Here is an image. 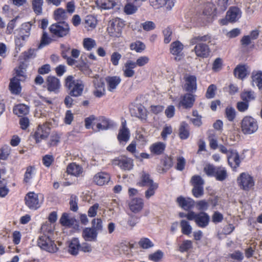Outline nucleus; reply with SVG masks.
<instances>
[{"label":"nucleus","mask_w":262,"mask_h":262,"mask_svg":"<svg viewBox=\"0 0 262 262\" xmlns=\"http://www.w3.org/2000/svg\"><path fill=\"white\" fill-rule=\"evenodd\" d=\"M40 235L37 240L38 246L42 250L50 253L56 252L58 248L52 239L53 229L51 223L46 222L40 228Z\"/></svg>","instance_id":"nucleus-1"},{"label":"nucleus","mask_w":262,"mask_h":262,"mask_svg":"<svg viewBox=\"0 0 262 262\" xmlns=\"http://www.w3.org/2000/svg\"><path fill=\"white\" fill-rule=\"evenodd\" d=\"M65 86L70 90L69 95L73 97H79L82 94L84 85L80 79H76L72 76H68L66 79Z\"/></svg>","instance_id":"nucleus-2"},{"label":"nucleus","mask_w":262,"mask_h":262,"mask_svg":"<svg viewBox=\"0 0 262 262\" xmlns=\"http://www.w3.org/2000/svg\"><path fill=\"white\" fill-rule=\"evenodd\" d=\"M241 128L244 135L253 134L258 129L257 121L251 116H246L241 122Z\"/></svg>","instance_id":"nucleus-3"},{"label":"nucleus","mask_w":262,"mask_h":262,"mask_svg":"<svg viewBox=\"0 0 262 262\" xmlns=\"http://www.w3.org/2000/svg\"><path fill=\"white\" fill-rule=\"evenodd\" d=\"M25 200L26 205L29 209L37 210L43 203V196L41 193L29 192L26 194Z\"/></svg>","instance_id":"nucleus-4"},{"label":"nucleus","mask_w":262,"mask_h":262,"mask_svg":"<svg viewBox=\"0 0 262 262\" xmlns=\"http://www.w3.org/2000/svg\"><path fill=\"white\" fill-rule=\"evenodd\" d=\"M237 183L241 189L249 191L254 185V181L252 176L246 172H242L237 178Z\"/></svg>","instance_id":"nucleus-5"},{"label":"nucleus","mask_w":262,"mask_h":262,"mask_svg":"<svg viewBox=\"0 0 262 262\" xmlns=\"http://www.w3.org/2000/svg\"><path fill=\"white\" fill-rule=\"evenodd\" d=\"M50 32L54 36L62 37L70 32V26L68 24L63 21L52 24L49 28Z\"/></svg>","instance_id":"nucleus-6"},{"label":"nucleus","mask_w":262,"mask_h":262,"mask_svg":"<svg viewBox=\"0 0 262 262\" xmlns=\"http://www.w3.org/2000/svg\"><path fill=\"white\" fill-rule=\"evenodd\" d=\"M204 171L208 176H214L218 181H222L227 177L226 170L221 168H215L213 165H206Z\"/></svg>","instance_id":"nucleus-7"},{"label":"nucleus","mask_w":262,"mask_h":262,"mask_svg":"<svg viewBox=\"0 0 262 262\" xmlns=\"http://www.w3.org/2000/svg\"><path fill=\"white\" fill-rule=\"evenodd\" d=\"M124 24L120 18L113 19L107 27V31L111 36L118 37L120 36L122 29Z\"/></svg>","instance_id":"nucleus-8"},{"label":"nucleus","mask_w":262,"mask_h":262,"mask_svg":"<svg viewBox=\"0 0 262 262\" xmlns=\"http://www.w3.org/2000/svg\"><path fill=\"white\" fill-rule=\"evenodd\" d=\"M242 11L237 7H231L226 13V19H221L220 23L222 25H225L227 24V21L230 23H234L237 21L242 16Z\"/></svg>","instance_id":"nucleus-9"},{"label":"nucleus","mask_w":262,"mask_h":262,"mask_svg":"<svg viewBox=\"0 0 262 262\" xmlns=\"http://www.w3.org/2000/svg\"><path fill=\"white\" fill-rule=\"evenodd\" d=\"M210 216L204 211L199 213L193 212L192 215V221H194L196 225L201 228H204L207 227L210 222Z\"/></svg>","instance_id":"nucleus-10"},{"label":"nucleus","mask_w":262,"mask_h":262,"mask_svg":"<svg viewBox=\"0 0 262 262\" xmlns=\"http://www.w3.org/2000/svg\"><path fill=\"white\" fill-rule=\"evenodd\" d=\"M195 44L193 50L195 55L198 57L202 58H208L211 52L209 46L203 42H198Z\"/></svg>","instance_id":"nucleus-11"},{"label":"nucleus","mask_w":262,"mask_h":262,"mask_svg":"<svg viewBox=\"0 0 262 262\" xmlns=\"http://www.w3.org/2000/svg\"><path fill=\"white\" fill-rule=\"evenodd\" d=\"M50 134V128L46 124L38 125L35 132L33 137L36 142L38 143L42 140L46 139Z\"/></svg>","instance_id":"nucleus-12"},{"label":"nucleus","mask_w":262,"mask_h":262,"mask_svg":"<svg viewBox=\"0 0 262 262\" xmlns=\"http://www.w3.org/2000/svg\"><path fill=\"white\" fill-rule=\"evenodd\" d=\"M95 122L96 127H93L95 132L107 130L114 125V123L111 120L102 116L97 118Z\"/></svg>","instance_id":"nucleus-13"},{"label":"nucleus","mask_w":262,"mask_h":262,"mask_svg":"<svg viewBox=\"0 0 262 262\" xmlns=\"http://www.w3.org/2000/svg\"><path fill=\"white\" fill-rule=\"evenodd\" d=\"M130 112L133 116L138 118L142 121H146L147 113L146 108L141 104H138L130 108Z\"/></svg>","instance_id":"nucleus-14"},{"label":"nucleus","mask_w":262,"mask_h":262,"mask_svg":"<svg viewBox=\"0 0 262 262\" xmlns=\"http://www.w3.org/2000/svg\"><path fill=\"white\" fill-rule=\"evenodd\" d=\"M46 84L47 90L51 92L57 93L60 88V80L55 76H48L46 79Z\"/></svg>","instance_id":"nucleus-15"},{"label":"nucleus","mask_w":262,"mask_h":262,"mask_svg":"<svg viewBox=\"0 0 262 262\" xmlns=\"http://www.w3.org/2000/svg\"><path fill=\"white\" fill-rule=\"evenodd\" d=\"M144 201L142 199L134 198L128 203L129 210L134 213L140 212L144 207Z\"/></svg>","instance_id":"nucleus-16"},{"label":"nucleus","mask_w":262,"mask_h":262,"mask_svg":"<svg viewBox=\"0 0 262 262\" xmlns=\"http://www.w3.org/2000/svg\"><path fill=\"white\" fill-rule=\"evenodd\" d=\"M107 89L109 92H114L121 81L120 76H109L105 78Z\"/></svg>","instance_id":"nucleus-17"},{"label":"nucleus","mask_w":262,"mask_h":262,"mask_svg":"<svg viewBox=\"0 0 262 262\" xmlns=\"http://www.w3.org/2000/svg\"><path fill=\"white\" fill-rule=\"evenodd\" d=\"M136 68L134 61L131 60H127L125 63L122 69L123 76L125 77L130 78L134 76L135 71L134 69Z\"/></svg>","instance_id":"nucleus-18"},{"label":"nucleus","mask_w":262,"mask_h":262,"mask_svg":"<svg viewBox=\"0 0 262 262\" xmlns=\"http://www.w3.org/2000/svg\"><path fill=\"white\" fill-rule=\"evenodd\" d=\"M183 45L179 41L177 40L172 42L170 46V52L173 55L177 56L175 57L176 60H180V56L181 55L183 50Z\"/></svg>","instance_id":"nucleus-19"},{"label":"nucleus","mask_w":262,"mask_h":262,"mask_svg":"<svg viewBox=\"0 0 262 262\" xmlns=\"http://www.w3.org/2000/svg\"><path fill=\"white\" fill-rule=\"evenodd\" d=\"M110 175L104 172H100L95 174L94 177V182L98 185L102 186L107 184L110 180Z\"/></svg>","instance_id":"nucleus-20"},{"label":"nucleus","mask_w":262,"mask_h":262,"mask_svg":"<svg viewBox=\"0 0 262 262\" xmlns=\"http://www.w3.org/2000/svg\"><path fill=\"white\" fill-rule=\"evenodd\" d=\"M215 10L216 8L213 4L208 3L205 5L203 12V15L207 22H209L212 20L215 15Z\"/></svg>","instance_id":"nucleus-21"},{"label":"nucleus","mask_w":262,"mask_h":262,"mask_svg":"<svg viewBox=\"0 0 262 262\" xmlns=\"http://www.w3.org/2000/svg\"><path fill=\"white\" fill-rule=\"evenodd\" d=\"M177 202L183 209L188 210L192 208L194 205V201L190 198H185L182 196L178 197Z\"/></svg>","instance_id":"nucleus-22"},{"label":"nucleus","mask_w":262,"mask_h":262,"mask_svg":"<svg viewBox=\"0 0 262 262\" xmlns=\"http://www.w3.org/2000/svg\"><path fill=\"white\" fill-rule=\"evenodd\" d=\"M9 88L12 94L19 95L21 91L20 79L15 77L12 78L10 80Z\"/></svg>","instance_id":"nucleus-23"},{"label":"nucleus","mask_w":262,"mask_h":262,"mask_svg":"<svg viewBox=\"0 0 262 262\" xmlns=\"http://www.w3.org/2000/svg\"><path fill=\"white\" fill-rule=\"evenodd\" d=\"M185 89L189 92H193L196 90V78L194 76L189 75L185 77Z\"/></svg>","instance_id":"nucleus-24"},{"label":"nucleus","mask_w":262,"mask_h":262,"mask_svg":"<svg viewBox=\"0 0 262 262\" xmlns=\"http://www.w3.org/2000/svg\"><path fill=\"white\" fill-rule=\"evenodd\" d=\"M82 24L88 31H91L96 28L97 24V20L93 15H87L84 19Z\"/></svg>","instance_id":"nucleus-25"},{"label":"nucleus","mask_w":262,"mask_h":262,"mask_svg":"<svg viewBox=\"0 0 262 262\" xmlns=\"http://www.w3.org/2000/svg\"><path fill=\"white\" fill-rule=\"evenodd\" d=\"M153 180L151 178L149 173L142 171L140 174V180L138 184L140 186H149L152 184H156Z\"/></svg>","instance_id":"nucleus-26"},{"label":"nucleus","mask_w":262,"mask_h":262,"mask_svg":"<svg viewBox=\"0 0 262 262\" xmlns=\"http://www.w3.org/2000/svg\"><path fill=\"white\" fill-rule=\"evenodd\" d=\"M80 250V244L78 238H73L69 244L68 251L70 254L73 255L78 254Z\"/></svg>","instance_id":"nucleus-27"},{"label":"nucleus","mask_w":262,"mask_h":262,"mask_svg":"<svg viewBox=\"0 0 262 262\" xmlns=\"http://www.w3.org/2000/svg\"><path fill=\"white\" fill-rule=\"evenodd\" d=\"M194 100L193 95L186 94L181 97L179 105H182L185 108H190L193 105Z\"/></svg>","instance_id":"nucleus-28"},{"label":"nucleus","mask_w":262,"mask_h":262,"mask_svg":"<svg viewBox=\"0 0 262 262\" xmlns=\"http://www.w3.org/2000/svg\"><path fill=\"white\" fill-rule=\"evenodd\" d=\"M29 106L23 103L16 105L13 108L14 113L19 117L27 115L29 114Z\"/></svg>","instance_id":"nucleus-29"},{"label":"nucleus","mask_w":262,"mask_h":262,"mask_svg":"<svg viewBox=\"0 0 262 262\" xmlns=\"http://www.w3.org/2000/svg\"><path fill=\"white\" fill-rule=\"evenodd\" d=\"M97 7L102 10H108L113 8L116 4L115 0H96Z\"/></svg>","instance_id":"nucleus-30"},{"label":"nucleus","mask_w":262,"mask_h":262,"mask_svg":"<svg viewBox=\"0 0 262 262\" xmlns=\"http://www.w3.org/2000/svg\"><path fill=\"white\" fill-rule=\"evenodd\" d=\"M97 232L93 228H85L82 232V236L85 241H92L96 239Z\"/></svg>","instance_id":"nucleus-31"},{"label":"nucleus","mask_w":262,"mask_h":262,"mask_svg":"<svg viewBox=\"0 0 262 262\" xmlns=\"http://www.w3.org/2000/svg\"><path fill=\"white\" fill-rule=\"evenodd\" d=\"M125 123V122L122 123V128L120 129L118 135V139L120 142H127L129 139V132Z\"/></svg>","instance_id":"nucleus-32"},{"label":"nucleus","mask_w":262,"mask_h":262,"mask_svg":"<svg viewBox=\"0 0 262 262\" xmlns=\"http://www.w3.org/2000/svg\"><path fill=\"white\" fill-rule=\"evenodd\" d=\"M251 78L252 84H256L259 90H262V71H253Z\"/></svg>","instance_id":"nucleus-33"},{"label":"nucleus","mask_w":262,"mask_h":262,"mask_svg":"<svg viewBox=\"0 0 262 262\" xmlns=\"http://www.w3.org/2000/svg\"><path fill=\"white\" fill-rule=\"evenodd\" d=\"M166 147V144L163 142H157L150 146V151L156 155H160L163 152Z\"/></svg>","instance_id":"nucleus-34"},{"label":"nucleus","mask_w":262,"mask_h":262,"mask_svg":"<svg viewBox=\"0 0 262 262\" xmlns=\"http://www.w3.org/2000/svg\"><path fill=\"white\" fill-rule=\"evenodd\" d=\"M76 220L70 216V214L63 213L60 219V223L65 226H70L74 225Z\"/></svg>","instance_id":"nucleus-35"},{"label":"nucleus","mask_w":262,"mask_h":262,"mask_svg":"<svg viewBox=\"0 0 262 262\" xmlns=\"http://www.w3.org/2000/svg\"><path fill=\"white\" fill-rule=\"evenodd\" d=\"M67 172L68 174L78 176L82 173L83 168L80 165H68Z\"/></svg>","instance_id":"nucleus-36"},{"label":"nucleus","mask_w":262,"mask_h":262,"mask_svg":"<svg viewBox=\"0 0 262 262\" xmlns=\"http://www.w3.org/2000/svg\"><path fill=\"white\" fill-rule=\"evenodd\" d=\"M31 29V24H30L29 22L25 23L22 24L19 31V35L21 36L23 40H25L26 37L29 36L30 34Z\"/></svg>","instance_id":"nucleus-37"},{"label":"nucleus","mask_w":262,"mask_h":262,"mask_svg":"<svg viewBox=\"0 0 262 262\" xmlns=\"http://www.w3.org/2000/svg\"><path fill=\"white\" fill-rule=\"evenodd\" d=\"M227 159L228 164H239L241 162V160L236 150L231 149L229 154L227 156Z\"/></svg>","instance_id":"nucleus-38"},{"label":"nucleus","mask_w":262,"mask_h":262,"mask_svg":"<svg viewBox=\"0 0 262 262\" xmlns=\"http://www.w3.org/2000/svg\"><path fill=\"white\" fill-rule=\"evenodd\" d=\"M235 76L239 79H243L247 75V71L245 66H238L234 71Z\"/></svg>","instance_id":"nucleus-39"},{"label":"nucleus","mask_w":262,"mask_h":262,"mask_svg":"<svg viewBox=\"0 0 262 262\" xmlns=\"http://www.w3.org/2000/svg\"><path fill=\"white\" fill-rule=\"evenodd\" d=\"M180 226L182 233L186 235L190 234L192 231V228L190 223L186 220H182L180 222Z\"/></svg>","instance_id":"nucleus-40"},{"label":"nucleus","mask_w":262,"mask_h":262,"mask_svg":"<svg viewBox=\"0 0 262 262\" xmlns=\"http://www.w3.org/2000/svg\"><path fill=\"white\" fill-rule=\"evenodd\" d=\"M67 13L65 10L62 8H58L54 12V18L59 23H61L67 18Z\"/></svg>","instance_id":"nucleus-41"},{"label":"nucleus","mask_w":262,"mask_h":262,"mask_svg":"<svg viewBox=\"0 0 262 262\" xmlns=\"http://www.w3.org/2000/svg\"><path fill=\"white\" fill-rule=\"evenodd\" d=\"M241 97L242 99L244 101L249 102L254 100L255 99V94L252 91H245L241 93Z\"/></svg>","instance_id":"nucleus-42"},{"label":"nucleus","mask_w":262,"mask_h":262,"mask_svg":"<svg viewBox=\"0 0 262 262\" xmlns=\"http://www.w3.org/2000/svg\"><path fill=\"white\" fill-rule=\"evenodd\" d=\"M145 45L140 41H136L130 45L131 50L135 51L137 53H141L145 49Z\"/></svg>","instance_id":"nucleus-43"},{"label":"nucleus","mask_w":262,"mask_h":262,"mask_svg":"<svg viewBox=\"0 0 262 262\" xmlns=\"http://www.w3.org/2000/svg\"><path fill=\"white\" fill-rule=\"evenodd\" d=\"M211 36L207 34L203 36H197L193 37L191 40L190 43L192 45H194L198 42H210L211 41Z\"/></svg>","instance_id":"nucleus-44"},{"label":"nucleus","mask_w":262,"mask_h":262,"mask_svg":"<svg viewBox=\"0 0 262 262\" xmlns=\"http://www.w3.org/2000/svg\"><path fill=\"white\" fill-rule=\"evenodd\" d=\"M189 135V132L187 124L185 122L182 123L179 131V136L180 138L182 139H186L188 138Z\"/></svg>","instance_id":"nucleus-45"},{"label":"nucleus","mask_w":262,"mask_h":262,"mask_svg":"<svg viewBox=\"0 0 262 262\" xmlns=\"http://www.w3.org/2000/svg\"><path fill=\"white\" fill-rule=\"evenodd\" d=\"M52 41V39L49 36L48 33L43 31L41 38L40 42L38 46V49H40L45 46L48 45Z\"/></svg>","instance_id":"nucleus-46"},{"label":"nucleus","mask_w":262,"mask_h":262,"mask_svg":"<svg viewBox=\"0 0 262 262\" xmlns=\"http://www.w3.org/2000/svg\"><path fill=\"white\" fill-rule=\"evenodd\" d=\"M96 46V41L92 38H85L83 40V46L87 51L92 50Z\"/></svg>","instance_id":"nucleus-47"},{"label":"nucleus","mask_w":262,"mask_h":262,"mask_svg":"<svg viewBox=\"0 0 262 262\" xmlns=\"http://www.w3.org/2000/svg\"><path fill=\"white\" fill-rule=\"evenodd\" d=\"M35 173V168L34 166H30L28 167L25 174L24 181L26 183H29Z\"/></svg>","instance_id":"nucleus-48"},{"label":"nucleus","mask_w":262,"mask_h":262,"mask_svg":"<svg viewBox=\"0 0 262 262\" xmlns=\"http://www.w3.org/2000/svg\"><path fill=\"white\" fill-rule=\"evenodd\" d=\"M78 197L74 194L71 195L69 205L70 209L71 211L74 212H77L78 210Z\"/></svg>","instance_id":"nucleus-49"},{"label":"nucleus","mask_w":262,"mask_h":262,"mask_svg":"<svg viewBox=\"0 0 262 262\" xmlns=\"http://www.w3.org/2000/svg\"><path fill=\"white\" fill-rule=\"evenodd\" d=\"M11 151V148L9 146H3L0 149V160H6L7 159Z\"/></svg>","instance_id":"nucleus-50"},{"label":"nucleus","mask_w":262,"mask_h":262,"mask_svg":"<svg viewBox=\"0 0 262 262\" xmlns=\"http://www.w3.org/2000/svg\"><path fill=\"white\" fill-rule=\"evenodd\" d=\"M148 187V188L145 192V197L146 199H149L155 195L156 191L158 188V184H152Z\"/></svg>","instance_id":"nucleus-51"},{"label":"nucleus","mask_w":262,"mask_h":262,"mask_svg":"<svg viewBox=\"0 0 262 262\" xmlns=\"http://www.w3.org/2000/svg\"><path fill=\"white\" fill-rule=\"evenodd\" d=\"M43 0H33L32 2L33 9L37 14H40L42 12V6Z\"/></svg>","instance_id":"nucleus-52"},{"label":"nucleus","mask_w":262,"mask_h":262,"mask_svg":"<svg viewBox=\"0 0 262 262\" xmlns=\"http://www.w3.org/2000/svg\"><path fill=\"white\" fill-rule=\"evenodd\" d=\"M139 246L143 249H148L154 246L152 242L148 238H142L139 241Z\"/></svg>","instance_id":"nucleus-53"},{"label":"nucleus","mask_w":262,"mask_h":262,"mask_svg":"<svg viewBox=\"0 0 262 262\" xmlns=\"http://www.w3.org/2000/svg\"><path fill=\"white\" fill-rule=\"evenodd\" d=\"M149 61V58L146 56H141L138 57L136 62L134 61L136 67H143L146 65Z\"/></svg>","instance_id":"nucleus-54"},{"label":"nucleus","mask_w":262,"mask_h":262,"mask_svg":"<svg viewBox=\"0 0 262 262\" xmlns=\"http://www.w3.org/2000/svg\"><path fill=\"white\" fill-rule=\"evenodd\" d=\"M191 185L193 186H203L204 184V180L199 176H193L190 180Z\"/></svg>","instance_id":"nucleus-55"},{"label":"nucleus","mask_w":262,"mask_h":262,"mask_svg":"<svg viewBox=\"0 0 262 262\" xmlns=\"http://www.w3.org/2000/svg\"><path fill=\"white\" fill-rule=\"evenodd\" d=\"M223 67V60L221 58H216L212 63V70L217 72L221 71Z\"/></svg>","instance_id":"nucleus-56"},{"label":"nucleus","mask_w":262,"mask_h":262,"mask_svg":"<svg viewBox=\"0 0 262 262\" xmlns=\"http://www.w3.org/2000/svg\"><path fill=\"white\" fill-rule=\"evenodd\" d=\"M217 90V88L214 84L210 85L206 91V97L208 99L213 98L215 95Z\"/></svg>","instance_id":"nucleus-57"},{"label":"nucleus","mask_w":262,"mask_h":262,"mask_svg":"<svg viewBox=\"0 0 262 262\" xmlns=\"http://www.w3.org/2000/svg\"><path fill=\"white\" fill-rule=\"evenodd\" d=\"M96 118L93 116H91L90 117L86 118L85 119V126L87 129H90L93 127H96Z\"/></svg>","instance_id":"nucleus-58"},{"label":"nucleus","mask_w":262,"mask_h":262,"mask_svg":"<svg viewBox=\"0 0 262 262\" xmlns=\"http://www.w3.org/2000/svg\"><path fill=\"white\" fill-rule=\"evenodd\" d=\"M192 247V243L191 241H184L182 244L179 247V250L181 252H184L191 249Z\"/></svg>","instance_id":"nucleus-59"},{"label":"nucleus","mask_w":262,"mask_h":262,"mask_svg":"<svg viewBox=\"0 0 262 262\" xmlns=\"http://www.w3.org/2000/svg\"><path fill=\"white\" fill-rule=\"evenodd\" d=\"M226 117L230 121H232L235 117V111L232 107H227L225 111Z\"/></svg>","instance_id":"nucleus-60"},{"label":"nucleus","mask_w":262,"mask_h":262,"mask_svg":"<svg viewBox=\"0 0 262 262\" xmlns=\"http://www.w3.org/2000/svg\"><path fill=\"white\" fill-rule=\"evenodd\" d=\"M134 247V245L129 242H125L121 245V250L126 254H128Z\"/></svg>","instance_id":"nucleus-61"},{"label":"nucleus","mask_w":262,"mask_h":262,"mask_svg":"<svg viewBox=\"0 0 262 262\" xmlns=\"http://www.w3.org/2000/svg\"><path fill=\"white\" fill-rule=\"evenodd\" d=\"M121 55L118 52H115L112 53L111 56V61L114 66L119 65V61L121 58Z\"/></svg>","instance_id":"nucleus-62"},{"label":"nucleus","mask_w":262,"mask_h":262,"mask_svg":"<svg viewBox=\"0 0 262 262\" xmlns=\"http://www.w3.org/2000/svg\"><path fill=\"white\" fill-rule=\"evenodd\" d=\"M192 189V193L194 196L195 198H200L204 194V187L203 186H193Z\"/></svg>","instance_id":"nucleus-63"},{"label":"nucleus","mask_w":262,"mask_h":262,"mask_svg":"<svg viewBox=\"0 0 262 262\" xmlns=\"http://www.w3.org/2000/svg\"><path fill=\"white\" fill-rule=\"evenodd\" d=\"M137 10V7L131 4H126L124 8V12L128 15L134 14Z\"/></svg>","instance_id":"nucleus-64"}]
</instances>
